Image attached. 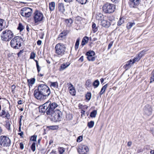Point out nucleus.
Here are the masks:
<instances>
[{
	"instance_id": "nucleus-1",
	"label": "nucleus",
	"mask_w": 154,
	"mask_h": 154,
	"mask_svg": "<svg viewBox=\"0 0 154 154\" xmlns=\"http://www.w3.org/2000/svg\"><path fill=\"white\" fill-rule=\"evenodd\" d=\"M57 106L58 104L56 103L48 101L39 107V112L42 113L46 112L47 114L48 115L55 111V109Z\"/></svg>"
},
{
	"instance_id": "nucleus-2",
	"label": "nucleus",
	"mask_w": 154,
	"mask_h": 154,
	"mask_svg": "<svg viewBox=\"0 0 154 154\" xmlns=\"http://www.w3.org/2000/svg\"><path fill=\"white\" fill-rule=\"evenodd\" d=\"M54 49L55 54L59 57L62 56L66 53V45L63 43H59L57 44Z\"/></svg>"
},
{
	"instance_id": "nucleus-3",
	"label": "nucleus",
	"mask_w": 154,
	"mask_h": 154,
	"mask_svg": "<svg viewBox=\"0 0 154 154\" xmlns=\"http://www.w3.org/2000/svg\"><path fill=\"white\" fill-rule=\"evenodd\" d=\"M23 42V40L21 38L18 36H15L11 40L10 45L14 49H18L21 46Z\"/></svg>"
},
{
	"instance_id": "nucleus-4",
	"label": "nucleus",
	"mask_w": 154,
	"mask_h": 154,
	"mask_svg": "<svg viewBox=\"0 0 154 154\" xmlns=\"http://www.w3.org/2000/svg\"><path fill=\"white\" fill-rule=\"evenodd\" d=\"M13 36V33L11 30L6 29L2 32L1 37L3 41L7 42L10 41Z\"/></svg>"
},
{
	"instance_id": "nucleus-5",
	"label": "nucleus",
	"mask_w": 154,
	"mask_h": 154,
	"mask_svg": "<svg viewBox=\"0 0 154 154\" xmlns=\"http://www.w3.org/2000/svg\"><path fill=\"white\" fill-rule=\"evenodd\" d=\"M115 8L114 5L107 3L103 5V11L105 14H110L114 12Z\"/></svg>"
},
{
	"instance_id": "nucleus-6",
	"label": "nucleus",
	"mask_w": 154,
	"mask_h": 154,
	"mask_svg": "<svg viewBox=\"0 0 154 154\" xmlns=\"http://www.w3.org/2000/svg\"><path fill=\"white\" fill-rule=\"evenodd\" d=\"M11 142L10 139L6 136L2 135L0 136V145L4 147L10 146Z\"/></svg>"
},
{
	"instance_id": "nucleus-7",
	"label": "nucleus",
	"mask_w": 154,
	"mask_h": 154,
	"mask_svg": "<svg viewBox=\"0 0 154 154\" xmlns=\"http://www.w3.org/2000/svg\"><path fill=\"white\" fill-rule=\"evenodd\" d=\"M38 90L47 97L50 94L51 92L49 87L45 84L39 85Z\"/></svg>"
},
{
	"instance_id": "nucleus-8",
	"label": "nucleus",
	"mask_w": 154,
	"mask_h": 154,
	"mask_svg": "<svg viewBox=\"0 0 154 154\" xmlns=\"http://www.w3.org/2000/svg\"><path fill=\"white\" fill-rule=\"evenodd\" d=\"M48 115L51 116L52 119L55 122L60 121L62 118V113L59 110L56 109L55 111Z\"/></svg>"
},
{
	"instance_id": "nucleus-9",
	"label": "nucleus",
	"mask_w": 154,
	"mask_h": 154,
	"mask_svg": "<svg viewBox=\"0 0 154 154\" xmlns=\"http://www.w3.org/2000/svg\"><path fill=\"white\" fill-rule=\"evenodd\" d=\"M34 21L35 23L38 24L43 20V16L42 13L37 11L34 13Z\"/></svg>"
},
{
	"instance_id": "nucleus-10",
	"label": "nucleus",
	"mask_w": 154,
	"mask_h": 154,
	"mask_svg": "<svg viewBox=\"0 0 154 154\" xmlns=\"http://www.w3.org/2000/svg\"><path fill=\"white\" fill-rule=\"evenodd\" d=\"M34 95L35 98L38 100H42L46 98L47 96L40 92L38 89H36L34 91Z\"/></svg>"
},
{
	"instance_id": "nucleus-11",
	"label": "nucleus",
	"mask_w": 154,
	"mask_h": 154,
	"mask_svg": "<svg viewBox=\"0 0 154 154\" xmlns=\"http://www.w3.org/2000/svg\"><path fill=\"white\" fill-rule=\"evenodd\" d=\"M141 0H129V4L131 8H136L140 5Z\"/></svg>"
},
{
	"instance_id": "nucleus-12",
	"label": "nucleus",
	"mask_w": 154,
	"mask_h": 154,
	"mask_svg": "<svg viewBox=\"0 0 154 154\" xmlns=\"http://www.w3.org/2000/svg\"><path fill=\"white\" fill-rule=\"evenodd\" d=\"M89 150L88 147L85 145H80L78 149V151L80 154H86Z\"/></svg>"
},
{
	"instance_id": "nucleus-13",
	"label": "nucleus",
	"mask_w": 154,
	"mask_h": 154,
	"mask_svg": "<svg viewBox=\"0 0 154 154\" xmlns=\"http://www.w3.org/2000/svg\"><path fill=\"white\" fill-rule=\"evenodd\" d=\"M144 112L145 114L148 116L151 115L152 109L149 105L147 104L146 105L144 108Z\"/></svg>"
},
{
	"instance_id": "nucleus-14",
	"label": "nucleus",
	"mask_w": 154,
	"mask_h": 154,
	"mask_svg": "<svg viewBox=\"0 0 154 154\" xmlns=\"http://www.w3.org/2000/svg\"><path fill=\"white\" fill-rule=\"evenodd\" d=\"M133 62L131 59L126 62V63L123 66L124 68L127 70L130 68L133 64Z\"/></svg>"
},
{
	"instance_id": "nucleus-15",
	"label": "nucleus",
	"mask_w": 154,
	"mask_h": 154,
	"mask_svg": "<svg viewBox=\"0 0 154 154\" xmlns=\"http://www.w3.org/2000/svg\"><path fill=\"white\" fill-rule=\"evenodd\" d=\"M23 10H24L26 17H29L31 15L32 13V10L31 9L29 8H24Z\"/></svg>"
},
{
	"instance_id": "nucleus-16",
	"label": "nucleus",
	"mask_w": 154,
	"mask_h": 154,
	"mask_svg": "<svg viewBox=\"0 0 154 154\" xmlns=\"http://www.w3.org/2000/svg\"><path fill=\"white\" fill-rule=\"evenodd\" d=\"M101 21V25L107 28L110 26V22L107 20L103 19Z\"/></svg>"
},
{
	"instance_id": "nucleus-17",
	"label": "nucleus",
	"mask_w": 154,
	"mask_h": 154,
	"mask_svg": "<svg viewBox=\"0 0 154 154\" xmlns=\"http://www.w3.org/2000/svg\"><path fill=\"white\" fill-rule=\"evenodd\" d=\"M69 92L72 95H75V88L73 87V85L71 83L69 85Z\"/></svg>"
},
{
	"instance_id": "nucleus-18",
	"label": "nucleus",
	"mask_w": 154,
	"mask_h": 154,
	"mask_svg": "<svg viewBox=\"0 0 154 154\" xmlns=\"http://www.w3.org/2000/svg\"><path fill=\"white\" fill-rule=\"evenodd\" d=\"M70 65L69 63L67 62L66 63H64L62 64L60 66V71L63 70L66 68L67 67Z\"/></svg>"
},
{
	"instance_id": "nucleus-19",
	"label": "nucleus",
	"mask_w": 154,
	"mask_h": 154,
	"mask_svg": "<svg viewBox=\"0 0 154 154\" xmlns=\"http://www.w3.org/2000/svg\"><path fill=\"white\" fill-rule=\"evenodd\" d=\"M67 34L66 31L65 30L61 32L58 36V38L59 40H61L63 38H64V37Z\"/></svg>"
},
{
	"instance_id": "nucleus-20",
	"label": "nucleus",
	"mask_w": 154,
	"mask_h": 154,
	"mask_svg": "<svg viewBox=\"0 0 154 154\" xmlns=\"http://www.w3.org/2000/svg\"><path fill=\"white\" fill-rule=\"evenodd\" d=\"M65 22L67 26L69 27L71 26L72 23L73 22V20L71 18L65 19Z\"/></svg>"
},
{
	"instance_id": "nucleus-21",
	"label": "nucleus",
	"mask_w": 154,
	"mask_h": 154,
	"mask_svg": "<svg viewBox=\"0 0 154 154\" xmlns=\"http://www.w3.org/2000/svg\"><path fill=\"white\" fill-rule=\"evenodd\" d=\"M35 80V79L34 78H32L30 79H28L27 82L29 86H32V85L34 84Z\"/></svg>"
},
{
	"instance_id": "nucleus-22",
	"label": "nucleus",
	"mask_w": 154,
	"mask_h": 154,
	"mask_svg": "<svg viewBox=\"0 0 154 154\" xmlns=\"http://www.w3.org/2000/svg\"><path fill=\"white\" fill-rule=\"evenodd\" d=\"M88 38L87 36H85L84 37L82 41L81 45L83 46L87 43L88 41Z\"/></svg>"
},
{
	"instance_id": "nucleus-23",
	"label": "nucleus",
	"mask_w": 154,
	"mask_h": 154,
	"mask_svg": "<svg viewBox=\"0 0 154 154\" xmlns=\"http://www.w3.org/2000/svg\"><path fill=\"white\" fill-rule=\"evenodd\" d=\"M58 9L60 11L62 12H64L65 9L63 4L62 3H59L58 4Z\"/></svg>"
},
{
	"instance_id": "nucleus-24",
	"label": "nucleus",
	"mask_w": 154,
	"mask_h": 154,
	"mask_svg": "<svg viewBox=\"0 0 154 154\" xmlns=\"http://www.w3.org/2000/svg\"><path fill=\"white\" fill-rule=\"evenodd\" d=\"M55 7V3L54 2H52L49 3V8L51 11H53Z\"/></svg>"
},
{
	"instance_id": "nucleus-25",
	"label": "nucleus",
	"mask_w": 154,
	"mask_h": 154,
	"mask_svg": "<svg viewBox=\"0 0 154 154\" xmlns=\"http://www.w3.org/2000/svg\"><path fill=\"white\" fill-rule=\"evenodd\" d=\"M107 87L108 85L107 84H106L102 87L101 89L100 92L99 93V94L100 95H101L105 92V90L107 88Z\"/></svg>"
},
{
	"instance_id": "nucleus-26",
	"label": "nucleus",
	"mask_w": 154,
	"mask_h": 154,
	"mask_svg": "<svg viewBox=\"0 0 154 154\" xmlns=\"http://www.w3.org/2000/svg\"><path fill=\"white\" fill-rule=\"evenodd\" d=\"M92 32L94 33H95L98 30V29L96 27V24L94 23H92Z\"/></svg>"
},
{
	"instance_id": "nucleus-27",
	"label": "nucleus",
	"mask_w": 154,
	"mask_h": 154,
	"mask_svg": "<svg viewBox=\"0 0 154 154\" xmlns=\"http://www.w3.org/2000/svg\"><path fill=\"white\" fill-rule=\"evenodd\" d=\"M99 84L100 82L98 79L95 80L93 83V85L94 88H97L99 86Z\"/></svg>"
},
{
	"instance_id": "nucleus-28",
	"label": "nucleus",
	"mask_w": 154,
	"mask_h": 154,
	"mask_svg": "<svg viewBox=\"0 0 154 154\" xmlns=\"http://www.w3.org/2000/svg\"><path fill=\"white\" fill-rule=\"evenodd\" d=\"M86 55L87 56H92L95 55V53L93 51H89L86 52Z\"/></svg>"
},
{
	"instance_id": "nucleus-29",
	"label": "nucleus",
	"mask_w": 154,
	"mask_h": 154,
	"mask_svg": "<svg viewBox=\"0 0 154 154\" xmlns=\"http://www.w3.org/2000/svg\"><path fill=\"white\" fill-rule=\"evenodd\" d=\"M103 16V14H101L99 13H97V14L96 16V19L98 20H101L102 19V18Z\"/></svg>"
},
{
	"instance_id": "nucleus-30",
	"label": "nucleus",
	"mask_w": 154,
	"mask_h": 154,
	"mask_svg": "<svg viewBox=\"0 0 154 154\" xmlns=\"http://www.w3.org/2000/svg\"><path fill=\"white\" fill-rule=\"evenodd\" d=\"M97 114V111L96 110H94L91 112L90 115V116L91 118L95 117Z\"/></svg>"
},
{
	"instance_id": "nucleus-31",
	"label": "nucleus",
	"mask_w": 154,
	"mask_h": 154,
	"mask_svg": "<svg viewBox=\"0 0 154 154\" xmlns=\"http://www.w3.org/2000/svg\"><path fill=\"white\" fill-rule=\"evenodd\" d=\"M80 38H78L76 41V42L75 45V50H77L79 47V44Z\"/></svg>"
},
{
	"instance_id": "nucleus-32",
	"label": "nucleus",
	"mask_w": 154,
	"mask_h": 154,
	"mask_svg": "<svg viewBox=\"0 0 154 154\" xmlns=\"http://www.w3.org/2000/svg\"><path fill=\"white\" fill-rule=\"evenodd\" d=\"M4 20L0 18V31H1L4 28V26L3 25Z\"/></svg>"
},
{
	"instance_id": "nucleus-33",
	"label": "nucleus",
	"mask_w": 154,
	"mask_h": 154,
	"mask_svg": "<svg viewBox=\"0 0 154 154\" xmlns=\"http://www.w3.org/2000/svg\"><path fill=\"white\" fill-rule=\"evenodd\" d=\"M135 23L134 22H129L127 23V28L128 29H131L133 26L135 25Z\"/></svg>"
},
{
	"instance_id": "nucleus-34",
	"label": "nucleus",
	"mask_w": 154,
	"mask_h": 154,
	"mask_svg": "<svg viewBox=\"0 0 154 154\" xmlns=\"http://www.w3.org/2000/svg\"><path fill=\"white\" fill-rule=\"evenodd\" d=\"M50 86L54 88H57L58 87V83L57 82H51Z\"/></svg>"
},
{
	"instance_id": "nucleus-35",
	"label": "nucleus",
	"mask_w": 154,
	"mask_h": 154,
	"mask_svg": "<svg viewBox=\"0 0 154 154\" xmlns=\"http://www.w3.org/2000/svg\"><path fill=\"white\" fill-rule=\"evenodd\" d=\"M94 122L93 121H91L88 123L87 125L89 128H92L94 125Z\"/></svg>"
},
{
	"instance_id": "nucleus-36",
	"label": "nucleus",
	"mask_w": 154,
	"mask_h": 154,
	"mask_svg": "<svg viewBox=\"0 0 154 154\" xmlns=\"http://www.w3.org/2000/svg\"><path fill=\"white\" fill-rule=\"evenodd\" d=\"M24 29L22 23H20L19 24L18 26L17 27V29L20 30V32L22 31Z\"/></svg>"
},
{
	"instance_id": "nucleus-37",
	"label": "nucleus",
	"mask_w": 154,
	"mask_h": 154,
	"mask_svg": "<svg viewBox=\"0 0 154 154\" xmlns=\"http://www.w3.org/2000/svg\"><path fill=\"white\" fill-rule=\"evenodd\" d=\"M124 21V19L122 18H120L118 22V26L121 25Z\"/></svg>"
},
{
	"instance_id": "nucleus-38",
	"label": "nucleus",
	"mask_w": 154,
	"mask_h": 154,
	"mask_svg": "<svg viewBox=\"0 0 154 154\" xmlns=\"http://www.w3.org/2000/svg\"><path fill=\"white\" fill-rule=\"evenodd\" d=\"M87 58L89 61H94L95 60V57H94L92 56H87Z\"/></svg>"
},
{
	"instance_id": "nucleus-39",
	"label": "nucleus",
	"mask_w": 154,
	"mask_h": 154,
	"mask_svg": "<svg viewBox=\"0 0 154 154\" xmlns=\"http://www.w3.org/2000/svg\"><path fill=\"white\" fill-rule=\"evenodd\" d=\"M58 151L60 154H63L65 151V149L63 147H59L58 148Z\"/></svg>"
},
{
	"instance_id": "nucleus-40",
	"label": "nucleus",
	"mask_w": 154,
	"mask_h": 154,
	"mask_svg": "<svg viewBox=\"0 0 154 154\" xmlns=\"http://www.w3.org/2000/svg\"><path fill=\"white\" fill-rule=\"evenodd\" d=\"M152 76L150 78V83L154 82V69L152 71Z\"/></svg>"
},
{
	"instance_id": "nucleus-41",
	"label": "nucleus",
	"mask_w": 154,
	"mask_h": 154,
	"mask_svg": "<svg viewBox=\"0 0 154 154\" xmlns=\"http://www.w3.org/2000/svg\"><path fill=\"white\" fill-rule=\"evenodd\" d=\"M146 50H143L140 52L138 56H139V57H140V58H141L144 55L145 53L146 52Z\"/></svg>"
},
{
	"instance_id": "nucleus-42",
	"label": "nucleus",
	"mask_w": 154,
	"mask_h": 154,
	"mask_svg": "<svg viewBox=\"0 0 154 154\" xmlns=\"http://www.w3.org/2000/svg\"><path fill=\"white\" fill-rule=\"evenodd\" d=\"M31 148L32 150L34 152L35 151V143H33L31 146Z\"/></svg>"
},
{
	"instance_id": "nucleus-43",
	"label": "nucleus",
	"mask_w": 154,
	"mask_h": 154,
	"mask_svg": "<svg viewBox=\"0 0 154 154\" xmlns=\"http://www.w3.org/2000/svg\"><path fill=\"white\" fill-rule=\"evenodd\" d=\"M140 59V57L138 56H137L136 57H134V59L132 60L133 62V63H134L136 62H137Z\"/></svg>"
},
{
	"instance_id": "nucleus-44",
	"label": "nucleus",
	"mask_w": 154,
	"mask_h": 154,
	"mask_svg": "<svg viewBox=\"0 0 154 154\" xmlns=\"http://www.w3.org/2000/svg\"><path fill=\"white\" fill-rule=\"evenodd\" d=\"M58 127L57 125H52L49 127V128L50 129L56 130L58 129Z\"/></svg>"
},
{
	"instance_id": "nucleus-45",
	"label": "nucleus",
	"mask_w": 154,
	"mask_h": 154,
	"mask_svg": "<svg viewBox=\"0 0 154 154\" xmlns=\"http://www.w3.org/2000/svg\"><path fill=\"white\" fill-rule=\"evenodd\" d=\"M86 97L87 100H89L91 97V93H87L86 95Z\"/></svg>"
},
{
	"instance_id": "nucleus-46",
	"label": "nucleus",
	"mask_w": 154,
	"mask_h": 154,
	"mask_svg": "<svg viewBox=\"0 0 154 154\" xmlns=\"http://www.w3.org/2000/svg\"><path fill=\"white\" fill-rule=\"evenodd\" d=\"M20 14L21 15L23 16V17H26V16L25 15V12L24 11V10H23V8H22L20 10Z\"/></svg>"
},
{
	"instance_id": "nucleus-47",
	"label": "nucleus",
	"mask_w": 154,
	"mask_h": 154,
	"mask_svg": "<svg viewBox=\"0 0 154 154\" xmlns=\"http://www.w3.org/2000/svg\"><path fill=\"white\" fill-rule=\"evenodd\" d=\"M87 0H76L79 3L82 4H84L86 3Z\"/></svg>"
},
{
	"instance_id": "nucleus-48",
	"label": "nucleus",
	"mask_w": 154,
	"mask_h": 154,
	"mask_svg": "<svg viewBox=\"0 0 154 154\" xmlns=\"http://www.w3.org/2000/svg\"><path fill=\"white\" fill-rule=\"evenodd\" d=\"M86 85L87 87H90L91 86V82L89 80H87L86 83Z\"/></svg>"
},
{
	"instance_id": "nucleus-49",
	"label": "nucleus",
	"mask_w": 154,
	"mask_h": 154,
	"mask_svg": "<svg viewBox=\"0 0 154 154\" xmlns=\"http://www.w3.org/2000/svg\"><path fill=\"white\" fill-rule=\"evenodd\" d=\"M35 57V54L34 52L31 53L30 55V58L31 59H34Z\"/></svg>"
},
{
	"instance_id": "nucleus-50",
	"label": "nucleus",
	"mask_w": 154,
	"mask_h": 154,
	"mask_svg": "<svg viewBox=\"0 0 154 154\" xmlns=\"http://www.w3.org/2000/svg\"><path fill=\"white\" fill-rule=\"evenodd\" d=\"M35 61L36 63V67L37 68V71L38 72H39L40 71V67L38 65V61L37 60H35Z\"/></svg>"
},
{
	"instance_id": "nucleus-51",
	"label": "nucleus",
	"mask_w": 154,
	"mask_h": 154,
	"mask_svg": "<svg viewBox=\"0 0 154 154\" xmlns=\"http://www.w3.org/2000/svg\"><path fill=\"white\" fill-rule=\"evenodd\" d=\"M10 126L11 125L9 122H7L5 125L6 128L8 130L10 129Z\"/></svg>"
},
{
	"instance_id": "nucleus-52",
	"label": "nucleus",
	"mask_w": 154,
	"mask_h": 154,
	"mask_svg": "<svg viewBox=\"0 0 154 154\" xmlns=\"http://www.w3.org/2000/svg\"><path fill=\"white\" fill-rule=\"evenodd\" d=\"M37 136L36 135H33L31 137V140L33 141H36Z\"/></svg>"
},
{
	"instance_id": "nucleus-53",
	"label": "nucleus",
	"mask_w": 154,
	"mask_h": 154,
	"mask_svg": "<svg viewBox=\"0 0 154 154\" xmlns=\"http://www.w3.org/2000/svg\"><path fill=\"white\" fill-rule=\"evenodd\" d=\"M82 140V136H79L77 139V141L78 142H80Z\"/></svg>"
},
{
	"instance_id": "nucleus-54",
	"label": "nucleus",
	"mask_w": 154,
	"mask_h": 154,
	"mask_svg": "<svg viewBox=\"0 0 154 154\" xmlns=\"http://www.w3.org/2000/svg\"><path fill=\"white\" fill-rule=\"evenodd\" d=\"M23 52V50H20V51L17 54L18 56V57H20L21 56L22 54V53Z\"/></svg>"
},
{
	"instance_id": "nucleus-55",
	"label": "nucleus",
	"mask_w": 154,
	"mask_h": 154,
	"mask_svg": "<svg viewBox=\"0 0 154 154\" xmlns=\"http://www.w3.org/2000/svg\"><path fill=\"white\" fill-rule=\"evenodd\" d=\"M7 112H5V110H3L0 113L1 114V115L3 117H4L5 115Z\"/></svg>"
},
{
	"instance_id": "nucleus-56",
	"label": "nucleus",
	"mask_w": 154,
	"mask_h": 154,
	"mask_svg": "<svg viewBox=\"0 0 154 154\" xmlns=\"http://www.w3.org/2000/svg\"><path fill=\"white\" fill-rule=\"evenodd\" d=\"M113 43V42H111L109 43V44L108 45V50L109 49L111 48V47L112 46V45Z\"/></svg>"
},
{
	"instance_id": "nucleus-57",
	"label": "nucleus",
	"mask_w": 154,
	"mask_h": 154,
	"mask_svg": "<svg viewBox=\"0 0 154 154\" xmlns=\"http://www.w3.org/2000/svg\"><path fill=\"white\" fill-rule=\"evenodd\" d=\"M5 117H6L8 119H9L10 118V115L8 112H7V113L5 115Z\"/></svg>"
},
{
	"instance_id": "nucleus-58",
	"label": "nucleus",
	"mask_w": 154,
	"mask_h": 154,
	"mask_svg": "<svg viewBox=\"0 0 154 154\" xmlns=\"http://www.w3.org/2000/svg\"><path fill=\"white\" fill-rule=\"evenodd\" d=\"M20 148L21 149H23L24 148V146L23 144L21 143L20 144Z\"/></svg>"
},
{
	"instance_id": "nucleus-59",
	"label": "nucleus",
	"mask_w": 154,
	"mask_h": 154,
	"mask_svg": "<svg viewBox=\"0 0 154 154\" xmlns=\"http://www.w3.org/2000/svg\"><path fill=\"white\" fill-rule=\"evenodd\" d=\"M84 60V57L83 56H81L79 59V60L81 62L83 61Z\"/></svg>"
},
{
	"instance_id": "nucleus-60",
	"label": "nucleus",
	"mask_w": 154,
	"mask_h": 154,
	"mask_svg": "<svg viewBox=\"0 0 154 154\" xmlns=\"http://www.w3.org/2000/svg\"><path fill=\"white\" fill-rule=\"evenodd\" d=\"M37 44L38 45H40L42 43V41L40 40H39L37 42Z\"/></svg>"
},
{
	"instance_id": "nucleus-61",
	"label": "nucleus",
	"mask_w": 154,
	"mask_h": 154,
	"mask_svg": "<svg viewBox=\"0 0 154 154\" xmlns=\"http://www.w3.org/2000/svg\"><path fill=\"white\" fill-rule=\"evenodd\" d=\"M111 0L114 3H118L119 1V0Z\"/></svg>"
},
{
	"instance_id": "nucleus-62",
	"label": "nucleus",
	"mask_w": 154,
	"mask_h": 154,
	"mask_svg": "<svg viewBox=\"0 0 154 154\" xmlns=\"http://www.w3.org/2000/svg\"><path fill=\"white\" fill-rule=\"evenodd\" d=\"M22 101L21 100H19L18 101L17 103L19 104H21L22 103Z\"/></svg>"
},
{
	"instance_id": "nucleus-63",
	"label": "nucleus",
	"mask_w": 154,
	"mask_h": 154,
	"mask_svg": "<svg viewBox=\"0 0 154 154\" xmlns=\"http://www.w3.org/2000/svg\"><path fill=\"white\" fill-rule=\"evenodd\" d=\"M132 144V142L131 141H129L128 143V146H130Z\"/></svg>"
},
{
	"instance_id": "nucleus-64",
	"label": "nucleus",
	"mask_w": 154,
	"mask_h": 154,
	"mask_svg": "<svg viewBox=\"0 0 154 154\" xmlns=\"http://www.w3.org/2000/svg\"><path fill=\"white\" fill-rule=\"evenodd\" d=\"M150 153L151 154H154V150H151Z\"/></svg>"
}]
</instances>
